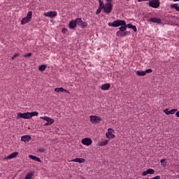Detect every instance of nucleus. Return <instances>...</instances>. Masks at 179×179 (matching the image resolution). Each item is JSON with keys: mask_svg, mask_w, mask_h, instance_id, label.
Wrapping results in <instances>:
<instances>
[{"mask_svg": "<svg viewBox=\"0 0 179 179\" xmlns=\"http://www.w3.org/2000/svg\"><path fill=\"white\" fill-rule=\"evenodd\" d=\"M20 54L19 53H16L15 55H13V57H11V59H15V58H16L17 57H19Z\"/></svg>", "mask_w": 179, "mask_h": 179, "instance_id": "obj_39", "label": "nucleus"}, {"mask_svg": "<svg viewBox=\"0 0 179 179\" xmlns=\"http://www.w3.org/2000/svg\"><path fill=\"white\" fill-rule=\"evenodd\" d=\"M106 138H108V139H114V138H115V135L113 134H109L108 137H106Z\"/></svg>", "mask_w": 179, "mask_h": 179, "instance_id": "obj_30", "label": "nucleus"}, {"mask_svg": "<svg viewBox=\"0 0 179 179\" xmlns=\"http://www.w3.org/2000/svg\"><path fill=\"white\" fill-rule=\"evenodd\" d=\"M150 22H152V23H158L160 24L162 23V20L157 17H152L150 19Z\"/></svg>", "mask_w": 179, "mask_h": 179, "instance_id": "obj_12", "label": "nucleus"}, {"mask_svg": "<svg viewBox=\"0 0 179 179\" xmlns=\"http://www.w3.org/2000/svg\"><path fill=\"white\" fill-rule=\"evenodd\" d=\"M54 122H55V120H54V119H52V118H50L49 119V120L48 121V123L50 124V125H52V124H54Z\"/></svg>", "mask_w": 179, "mask_h": 179, "instance_id": "obj_31", "label": "nucleus"}, {"mask_svg": "<svg viewBox=\"0 0 179 179\" xmlns=\"http://www.w3.org/2000/svg\"><path fill=\"white\" fill-rule=\"evenodd\" d=\"M90 121L92 124H100L103 121V119L100 116L97 115H91L90 116Z\"/></svg>", "mask_w": 179, "mask_h": 179, "instance_id": "obj_4", "label": "nucleus"}, {"mask_svg": "<svg viewBox=\"0 0 179 179\" xmlns=\"http://www.w3.org/2000/svg\"><path fill=\"white\" fill-rule=\"evenodd\" d=\"M37 115H38V112L28 113L29 120H30V118H31L32 117H37Z\"/></svg>", "mask_w": 179, "mask_h": 179, "instance_id": "obj_19", "label": "nucleus"}, {"mask_svg": "<svg viewBox=\"0 0 179 179\" xmlns=\"http://www.w3.org/2000/svg\"><path fill=\"white\" fill-rule=\"evenodd\" d=\"M31 177H33V173H29L26 175L24 179H31Z\"/></svg>", "mask_w": 179, "mask_h": 179, "instance_id": "obj_29", "label": "nucleus"}, {"mask_svg": "<svg viewBox=\"0 0 179 179\" xmlns=\"http://www.w3.org/2000/svg\"><path fill=\"white\" fill-rule=\"evenodd\" d=\"M111 87V85L110 83H106L102 85L101 86V90H108Z\"/></svg>", "mask_w": 179, "mask_h": 179, "instance_id": "obj_17", "label": "nucleus"}, {"mask_svg": "<svg viewBox=\"0 0 179 179\" xmlns=\"http://www.w3.org/2000/svg\"><path fill=\"white\" fill-rule=\"evenodd\" d=\"M142 1H145V0H138V2H142Z\"/></svg>", "mask_w": 179, "mask_h": 179, "instance_id": "obj_45", "label": "nucleus"}, {"mask_svg": "<svg viewBox=\"0 0 179 179\" xmlns=\"http://www.w3.org/2000/svg\"><path fill=\"white\" fill-rule=\"evenodd\" d=\"M164 113L166 114V115H170V114H176V113H177V109H172L171 110H169V108H166L164 110Z\"/></svg>", "mask_w": 179, "mask_h": 179, "instance_id": "obj_10", "label": "nucleus"}, {"mask_svg": "<svg viewBox=\"0 0 179 179\" xmlns=\"http://www.w3.org/2000/svg\"><path fill=\"white\" fill-rule=\"evenodd\" d=\"M161 164L162 166H166V159H162Z\"/></svg>", "mask_w": 179, "mask_h": 179, "instance_id": "obj_37", "label": "nucleus"}, {"mask_svg": "<svg viewBox=\"0 0 179 179\" xmlns=\"http://www.w3.org/2000/svg\"><path fill=\"white\" fill-rule=\"evenodd\" d=\"M17 155H19L18 152H14L12 154H10V155L5 157L3 158V160H8L9 159H15V157H16V156H17Z\"/></svg>", "mask_w": 179, "mask_h": 179, "instance_id": "obj_9", "label": "nucleus"}, {"mask_svg": "<svg viewBox=\"0 0 179 179\" xmlns=\"http://www.w3.org/2000/svg\"><path fill=\"white\" fill-rule=\"evenodd\" d=\"M149 6L151 8H157L160 6V1L159 0H152L149 2Z\"/></svg>", "mask_w": 179, "mask_h": 179, "instance_id": "obj_5", "label": "nucleus"}, {"mask_svg": "<svg viewBox=\"0 0 179 179\" xmlns=\"http://www.w3.org/2000/svg\"><path fill=\"white\" fill-rule=\"evenodd\" d=\"M128 34V31H117L116 33V35L117 37H125Z\"/></svg>", "mask_w": 179, "mask_h": 179, "instance_id": "obj_14", "label": "nucleus"}, {"mask_svg": "<svg viewBox=\"0 0 179 179\" xmlns=\"http://www.w3.org/2000/svg\"><path fill=\"white\" fill-rule=\"evenodd\" d=\"M43 15L46 17H51L52 19L53 17H55L57 16V13L56 11H49V12L45 13Z\"/></svg>", "mask_w": 179, "mask_h": 179, "instance_id": "obj_7", "label": "nucleus"}, {"mask_svg": "<svg viewBox=\"0 0 179 179\" xmlns=\"http://www.w3.org/2000/svg\"><path fill=\"white\" fill-rule=\"evenodd\" d=\"M136 73L138 76H146V72H145V71H137Z\"/></svg>", "mask_w": 179, "mask_h": 179, "instance_id": "obj_24", "label": "nucleus"}, {"mask_svg": "<svg viewBox=\"0 0 179 179\" xmlns=\"http://www.w3.org/2000/svg\"><path fill=\"white\" fill-rule=\"evenodd\" d=\"M24 118V120H29V113H18L17 115V120Z\"/></svg>", "mask_w": 179, "mask_h": 179, "instance_id": "obj_6", "label": "nucleus"}, {"mask_svg": "<svg viewBox=\"0 0 179 179\" xmlns=\"http://www.w3.org/2000/svg\"><path fill=\"white\" fill-rule=\"evenodd\" d=\"M99 8L100 9H104L106 5H104V3H103V1L99 0Z\"/></svg>", "mask_w": 179, "mask_h": 179, "instance_id": "obj_25", "label": "nucleus"}, {"mask_svg": "<svg viewBox=\"0 0 179 179\" xmlns=\"http://www.w3.org/2000/svg\"><path fill=\"white\" fill-rule=\"evenodd\" d=\"M77 24H76V21L75 20H71L70 21L69 24V29H75V27H76Z\"/></svg>", "mask_w": 179, "mask_h": 179, "instance_id": "obj_16", "label": "nucleus"}, {"mask_svg": "<svg viewBox=\"0 0 179 179\" xmlns=\"http://www.w3.org/2000/svg\"><path fill=\"white\" fill-rule=\"evenodd\" d=\"M0 177H1V174H0Z\"/></svg>", "mask_w": 179, "mask_h": 179, "instance_id": "obj_48", "label": "nucleus"}, {"mask_svg": "<svg viewBox=\"0 0 179 179\" xmlns=\"http://www.w3.org/2000/svg\"><path fill=\"white\" fill-rule=\"evenodd\" d=\"M38 152H41V153H44V152H45V150L44 148H39Z\"/></svg>", "mask_w": 179, "mask_h": 179, "instance_id": "obj_40", "label": "nucleus"}, {"mask_svg": "<svg viewBox=\"0 0 179 179\" xmlns=\"http://www.w3.org/2000/svg\"><path fill=\"white\" fill-rule=\"evenodd\" d=\"M144 72H145V75H146L147 73H152V72H153V71L151 69H148Z\"/></svg>", "mask_w": 179, "mask_h": 179, "instance_id": "obj_34", "label": "nucleus"}, {"mask_svg": "<svg viewBox=\"0 0 179 179\" xmlns=\"http://www.w3.org/2000/svg\"><path fill=\"white\" fill-rule=\"evenodd\" d=\"M50 118V117H47V116L41 117V120H44L45 121H47V122H48Z\"/></svg>", "mask_w": 179, "mask_h": 179, "instance_id": "obj_32", "label": "nucleus"}, {"mask_svg": "<svg viewBox=\"0 0 179 179\" xmlns=\"http://www.w3.org/2000/svg\"><path fill=\"white\" fill-rule=\"evenodd\" d=\"M152 179H160V176H157L152 178Z\"/></svg>", "mask_w": 179, "mask_h": 179, "instance_id": "obj_42", "label": "nucleus"}, {"mask_svg": "<svg viewBox=\"0 0 179 179\" xmlns=\"http://www.w3.org/2000/svg\"><path fill=\"white\" fill-rule=\"evenodd\" d=\"M148 174H155V171L152 169H149L142 173V176H148Z\"/></svg>", "mask_w": 179, "mask_h": 179, "instance_id": "obj_15", "label": "nucleus"}, {"mask_svg": "<svg viewBox=\"0 0 179 179\" xmlns=\"http://www.w3.org/2000/svg\"><path fill=\"white\" fill-rule=\"evenodd\" d=\"M113 132H114V129H113L111 128L108 129V132L106 134V138H108V134H113Z\"/></svg>", "mask_w": 179, "mask_h": 179, "instance_id": "obj_27", "label": "nucleus"}, {"mask_svg": "<svg viewBox=\"0 0 179 179\" xmlns=\"http://www.w3.org/2000/svg\"><path fill=\"white\" fill-rule=\"evenodd\" d=\"M67 31L68 29L66 28H62V33H63V34H65Z\"/></svg>", "mask_w": 179, "mask_h": 179, "instance_id": "obj_35", "label": "nucleus"}, {"mask_svg": "<svg viewBox=\"0 0 179 179\" xmlns=\"http://www.w3.org/2000/svg\"><path fill=\"white\" fill-rule=\"evenodd\" d=\"M83 145H85L86 146H90L92 145V138H85L82 140Z\"/></svg>", "mask_w": 179, "mask_h": 179, "instance_id": "obj_8", "label": "nucleus"}, {"mask_svg": "<svg viewBox=\"0 0 179 179\" xmlns=\"http://www.w3.org/2000/svg\"><path fill=\"white\" fill-rule=\"evenodd\" d=\"M174 1V2H177V1H179V0H173Z\"/></svg>", "mask_w": 179, "mask_h": 179, "instance_id": "obj_46", "label": "nucleus"}, {"mask_svg": "<svg viewBox=\"0 0 179 179\" xmlns=\"http://www.w3.org/2000/svg\"><path fill=\"white\" fill-rule=\"evenodd\" d=\"M72 162H76L77 163H85V162H86V160L83 158H76V159H73Z\"/></svg>", "mask_w": 179, "mask_h": 179, "instance_id": "obj_20", "label": "nucleus"}, {"mask_svg": "<svg viewBox=\"0 0 179 179\" xmlns=\"http://www.w3.org/2000/svg\"><path fill=\"white\" fill-rule=\"evenodd\" d=\"M171 9H176L178 12H179V6L178 3H173L171 5Z\"/></svg>", "mask_w": 179, "mask_h": 179, "instance_id": "obj_22", "label": "nucleus"}, {"mask_svg": "<svg viewBox=\"0 0 179 179\" xmlns=\"http://www.w3.org/2000/svg\"><path fill=\"white\" fill-rule=\"evenodd\" d=\"M46 69H47V65L45 64L41 65L38 67V69L39 71H41V72H44V71H45Z\"/></svg>", "mask_w": 179, "mask_h": 179, "instance_id": "obj_23", "label": "nucleus"}, {"mask_svg": "<svg viewBox=\"0 0 179 179\" xmlns=\"http://www.w3.org/2000/svg\"><path fill=\"white\" fill-rule=\"evenodd\" d=\"M74 22H76V24H78L79 26H80V24L82 23V18H77L74 20Z\"/></svg>", "mask_w": 179, "mask_h": 179, "instance_id": "obj_26", "label": "nucleus"}, {"mask_svg": "<svg viewBox=\"0 0 179 179\" xmlns=\"http://www.w3.org/2000/svg\"><path fill=\"white\" fill-rule=\"evenodd\" d=\"M127 22H125L122 20H117L114 21L113 22H109L108 26H111V27H120L119 31H125L127 30Z\"/></svg>", "mask_w": 179, "mask_h": 179, "instance_id": "obj_1", "label": "nucleus"}, {"mask_svg": "<svg viewBox=\"0 0 179 179\" xmlns=\"http://www.w3.org/2000/svg\"><path fill=\"white\" fill-rule=\"evenodd\" d=\"M106 145H108V140H105L98 143V146H106Z\"/></svg>", "mask_w": 179, "mask_h": 179, "instance_id": "obj_21", "label": "nucleus"}, {"mask_svg": "<svg viewBox=\"0 0 179 179\" xmlns=\"http://www.w3.org/2000/svg\"><path fill=\"white\" fill-rule=\"evenodd\" d=\"M83 29H85V27H87V23L86 22H81V24H80Z\"/></svg>", "mask_w": 179, "mask_h": 179, "instance_id": "obj_28", "label": "nucleus"}, {"mask_svg": "<svg viewBox=\"0 0 179 179\" xmlns=\"http://www.w3.org/2000/svg\"><path fill=\"white\" fill-rule=\"evenodd\" d=\"M32 16H33V12L31 11L28 12L27 16L22 18V20H21V24H26L29 23V22L31 20Z\"/></svg>", "mask_w": 179, "mask_h": 179, "instance_id": "obj_3", "label": "nucleus"}, {"mask_svg": "<svg viewBox=\"0 0 179 179\" xmlns=\"http://www.w3.org/2000/svg\"><path fill=\"white\" fill-rule=\"evenodd\" d=\"M29 159H31L32 160H35V162H38V163H41V159L38 158L36 156L34 155H29Z\"/></svg>", "mask_w": 179, "mask_h": 179, "instance_id": "obj_18", "label": "nucleus"}, {"mask_svg": "<svg viewBox=\"0 0 179 179\" xmlns=\"http://www.w3.org/2000/svg\"><path fill=\"white\" fill-rule=\"evenodd\" d=\"M134 25H132V24H126V28L128 27V29H132Z\"/></svg>", "mask_w": 179, "mask_h": 179, "instance_id": "obj_36", "label": "nucleus"}, {"mask_svg": "<svg viewBox=\"0 0 179 179\" xmlns=\"http://www.w3.org/2000/svg\"><path fill=\"white\" fill-rule=\"evenodd\" d=\"M131 29L134 30V31H135V32L137 31V29H136V26L133 25V27H132Z\"/></svg>", "mask_w": 179, "mask_h": 179, "instance_id": "obj_41", "label": "nucleus"}, {"mask_svg": "<svg viewBox=\"0 0 179 179\" xmlns=\"http://www.w3.org/2000/svg\"><path fill=\"white\" fill-rule=\"evenodd\" d=\"M101 10H102V8H100L99 7V8L97 9V10L96 12V15H99V13H101Z\"/></svg>", "mask_w": 179, "mask_h": 179, "instance_id": "obj_38", "label": "nucleus"}, {"mask_svg": "<svg viewBox=\"0 0 179 179\" xmlns=\"http://www.w3.org/2000/svg\"><path fill=\"white\" fill-rule=\"evenodd\" d=\"M55 92H56V93H62L65 92L66 93H68L69 94V91L64 89V87L55 88Z\"/></svg>", "mask_w": 179, "mask_h": 179, "instance_id": "obj_11", "label": "nucleus"}, {"mask_svg": "<svg viewBox=\"0 0 179 179\" xmlns=\"http://www.w3.org/2000/svg\"><path fill=\"white\" fill-rule=\"evenodd\" d=\"M108 3L105 4V7L103 8V12L107 13V15H110L111 12H113V0H106Z\"/></svg>", "mask_w": 179, "mask_h": 179, "instance_id": "obj_2", "label": "nucleus"}, {"mask_svg": "<svg viewBox=\"0 0 179 179\" xmlns=\"http://www.w3.org/2000/svg\"><path fill=\"white\" fill-rule=\"evenodd\" d=\"M31 55H33V53L29 52V53H28V54L24 55V58H27V57H31Z\"/></svg>", "mask_w": 179, "mask_h": 179, "instance_id": "obj_33", "label": "nucleus"}, {"mask_svg": "<svg viewBox=\"0 0 179 179\" xmlns=\"http://www.w3.org/2000/svg\"><path fill=\"white\" fill-rule=\"evenodd\" d=\"M48 125H50V123H48V122L47 123H45V124H44V127H47V126H48Z\"/></svg>", "mask_w": 179, "mask_h": 179, "instance_id": "obj_44", "label": "nucleus"}, {"mask_svg": "<svg viewBox=\"0 0 179 179\" xmlns=\"http://www.w3.org/2000/svg\"><path fill=\"white\" fill-rule=\"evenodd\" d=\"M176 117H179V110L176 113Z\"/></svg>", "mask_w": 179, "mask_h": 179, "instance_id": "obj_43", "label": "nucleus"}, {"mask_svg": "<svg viewBox=\"0 0 179 179\" xmlns=\"http://www.w3.org/2000/svg\"><path fill=\"white\" fill-rule=\"evenodd\" d=\"M147 179H152V178H147Z\"/></svg>", "mask_w": 179, "mask_h": 179, "instance_id": "obj_47", "label": "nucleus"}, {"mask_svg": "<svg viewBox=\"0 0 179 179\" xmlns=\"http://www.w3.org/2000/svg\"><path fill=\"white\" fill-rule=\"evenodd\" d=\"M21 141L22 142H29V141H31V136H30L29 135L22 136L21 137Z\"/></svg>", "mask_w": 179, "mask_h": 179, "instance_id": "obj_13", "label": "nucleus"}]
</instances>
